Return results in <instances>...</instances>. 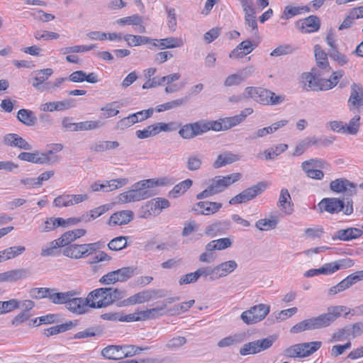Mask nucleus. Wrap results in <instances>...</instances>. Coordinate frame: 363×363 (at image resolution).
<instances>
[{"mask_svg":"<svg viewBox=\"0 0 363 363\" xmlns=\"http://www.w3.org/2000/svg\"><path fill=\"white\" fill-rule=\"evenodd\" d=\"M125 296V292L123 290L113 287H104L91 291L87 296V299L89 308H101L122 299Z\"/></svg>","mask_w":363,"mask_h":363,"instance_id":"1","label":"nucleus"},{"mask_svg":"<svg viewBox=\"0 0 363 363\" xmlns=\"http://www.w3.org/2000/svg\"><path fill=\"white\" fill-rule=\"evenodd\" d=\"M242 177L240 173H233L225 177L216 176L211 180L207 189L196 195L198 200H201L223 191L227 187L239 181Z\"/></svg>","mask_w":363,"mask_h":363,"instance_id":"2","label":"nucleus"},{"mask_svg":"<svg viewBox=\"0 0 363 363\" xmlns=\"http://www.w3.org/2000/svg\"><path fill=\"white\" fill-rule=\"evenodd\" d=\"M103 244L96 242L85 244H69L63 246L62 254L70 259H80L89 257L98 250L101 249Z\"/></svg>","mask_w":363,"mask_h":363,"instance_id":"3","label":"nucleus"},{"mask_svg":"<svg viewBox=\"0 0 363 363\" xmlns=\"http://www.w3.org/2000/svg\"><path fill=\"white\" fill-rule=\"evenodd\" d=\"M353 202L351 198L343 197L342 199L337 198H325L318 203L320 211H327L330 213H335L344 210L345 215H350L353 212Z\"/></svg>","mask_w":363,"mask_h":363,"instance_id":"4","label":"nucleus"},{"mask_svg":"<svg viewBox=\"0 0 363 363\" xmlns=\"http://www.w3.org/2000/svg\"><path fill=\"white\" fill-rule=\"evenodd\" d=\"M321 345L320 341L298 343L285 349L283 354L290 358H303L313 354L320 348Z\"/></svg>","mask_w":363,"mask_h":363,"instance_id":"5","label":"nucleus"},{"mask_svg":"<svg viewBox=\"0 0 363 363\" xmlns=\"http://www.w3.org/2000/svg\"><path fill=\"white\" fill-rule=\"evenodd\" d=\"M269 311V305L259 303L251 307L249 310L243 311L240 318L245 323L252 325L264 319Z\"/></svg>","mask_w":363,"mask_h":363,"instance_id":"6","label":"nucleus"},{"mask_svg":"<svg viewBox=\"0 0 363 363\" xmlns=\"http://www.w3.org/2000/svg\"><path fill=\"white\" fill-rule=\"evenodd\" d=\"M303 89L306 91H328L325 79L321 78L320 74L312 69L311 72H303L301 74Z\"/></svg>","mask_w":363,"mask_h":363,"instance_id":"7","label":"nucleus"},{"mask_svg":"<svg viewBox=\"0 0 363 363\" xmlns=\"http://www.w3.org/2000/svg\"><path fill=\"white\" fill-rule=\"evenodd\" d=\"M274 342V339L272 337H268L252 342H249L244 344L240 348L239 353L242 356L260 353L270 348L272 346Z\"/></svg>","mask_w":363,"mask_h":363,"instance_id":"8","label":"nucleus"},{"mask_svg":"<svg viewBox=\"0 0 363 363\" xmlns=\"http://www.w3.org/2000/svg\"><path fill=\"white\" fill-rule=\"evenodd\" d=\"M267 184L264 182H258L257 184L247 188L242 191L235 196L233 197L229 203L231 205L245 203L248 201L252 200L257 196L260 195L266 189Z\"/></svg>","mask_w":363,"mask_h":363,"instance_id":"9","label":"nucleus"},{"mask_svg":"<svg viewBox=\"0 0 363 363\" xmlns=\"http://www.w3.org/2000/svg\"><path fill=\"white\" fill-rule=\"evenodd\" d=\"M330 189L337 194L344 193L345 197L350 198L357 193V184L345 178H339L330 183Z\"/></svg>","mask_w":363,"mask_h":363,"instance_id":"10","label":"nucleus"},{"mask_svg":"<svg viewBox=\"0 0 363 363\" xmlns=\"http://www.w3.org/2000/svg\"><path fill=\"white\" fill-rule=\"evenodd\" d=\"M170 206L169 201L164 198H157L146 203L143 206V214L141 216L143 218H147L152 214H159L162 209L167 208Z\"/></svg>","mask_w":363,"mask_h":363,"instance_id":"11","label":"nucleus"},{"mask_svg":"<svg viewBox=\"0 0 363 363\" xmlns=\"http://www.w3.org/2000/svg\"><path fill=\"white\" fill-rule=\"evenodd\" d=\"M348 106L350 110L353 108H357L359 111L363 110V88L361 84L353 83L351 85Z\"/></svg>","mask_w":363,"mask_h":363,"instance_id":"12","label":"nucleus"},{"mask_svg":"<svg viewBox=\"0 0 363 363\" xmlns=\"http://www.w3.org/2000/svg\"><path fill=\"white\" fill-rule=\"evenodd\" d=\"M157 292L155 290H145L138 292L133 296L121 301L119 306H127L130 305H135L137 303H143L147 302L154 298L157 295Z\"/></svg>","mask_w":363,"mask_h":363,"instance_id":"13","label":"nucleus"},{"mask_svg":"<svg viewBox=\"0 0 363 363\" xmlns=\"http://www.w3.org/2000/svg\"><path fill=\"white\" fill-rule=\"evenodd\" d=\"M345 307L342 306H332L328 308V312L319 315L318 317L322 328L330 325L341 313L345 310Z\"/></svg>","mask_w":363,"mask_h":363,"instance_id":"14","label":"nucleus"},{"mask_svg":"<svg viewBox=\"0 0 363 363\" xmlns=\"http://www.w3.org/2000/svg\"><path fill=\"white\" fill-rule=\"evenodd\" d=\"M53 71L50 68L43 69L35 72L36 76L33 79L32 85L36 89L40 91L50 90L51 82L44 83L49 77L52 75Z\"/></svg>","mask_w":363,"mask_h":363,"instance_id":"15","label":"nucleus"},{"mask_svg":"<svg viewBox=\"0 0 363 363\" xmlns=\"http://www.w3.org/2000/svg\"><path fill=\"white\" fill-rule=\"evenodd\" d=\"M245 91L247 98H251L260 104L268 105V98L269 96L272 94V91L261 87L253 86H248Z\"/></svg>","mask_w":363,"mask_h":363,"instance_id":"16","label":"nucleus"},{"mask_svg":"<svg viewBox=\"0 0 363 363\" xmlns=\"http://www.w3.org/2000/svg\"><path fill=\"white\" fill-rule=\"evenodd\" d=\"M65 307L66 308L76 314H83L88 311V308H89V303L87 299L83 298H78L76 296H70V298H68Z\"/></svg>","mask_w":363,"mask_h":363,"instance_id":"17","label":"nucleus"},{"mask_svg":"<svg viewBox=\"0 0 363 363\" xmlns=\"http://www.w3.org/2000/svg\"><path fill=\"white\" fill-rule=\"evenodd\" d=\"M3 142L6 146L18 147L24 150L33 149V146L30 143L16 133L6 134L3 138Z\"/></svg>","mask_w":363,"mask_h":363,"instance_id":"18","label":"nucleus"},{"mask_svg":"<svg viewBox=\"0 0 363 363\" xmlns=\"http://www.w3.org/2000/svg\"><path fill=\"white\" fill-rule=\"evenodd\" d=\"M322 327L318 320V317H313L311 318L305 319L296 325L291 329L290 333L293 334L299 333L306 330H319Z\"/></svg>","mask_w":363,"mask_h":363,"instance_id":"19","label":"nucleus"},{"mask_svg":"<svg viewBox=\"0 0 363 363\" xmlns=\"http://www.w3.org/2000/svg\"><path fill=\"white\" fill-rule=\"evenodd\" d=\"M362 235V230L357 228H347L337 230L333 235V241H350L359 238Z\"/></svg>","mask_w":363,"mask_h":363,"instance_id":"20","label":"nucleus"},{"mask_svg":"<svg viewBox=\"0 0 363 363\" xmlns=\"http://www.w3.org/2000/svg\"><path fill=\"white\" fill-rule=\"evenodd\" d=\"M223 206L221 203L211 201H199L192 210L196 212V214L212 215L218 212Z\"/></svg>","mask_w":363,"mask_h":363,"instance_id":"21","label":"nucleus"},{"mask_svg":"<svg viewBox=\"0 0 363 363\" xmlns=\"http://www.w3.org/2000/svg\"><path fill=\"white\" fill-rule=\"evenodd\" d=\"M134 218V213L130 210L117 211L109 218L110 225H122L129 223Z\"/></svg>","mask_w":363,"mask_h":363,"instance_id":"22","label":"nucleus"},{"mask_svg":"<svg viewBox=\"0 0 363 363\" xmlns=\"http://www.w3.org/2000/svg\"><path fill=\"white\" fill-rule=\"evenodd\" d=\"M241 156L238 154L233 153L230 151H225L219 154L213 163L214 169H218L227 164H233L240 160Z\"/></svg>","mask_w":363,"mask_h":363,"instance_id":"23","label":"nucleus"},{"mask_svg":"<svg viewBox=\"0 0 363 363\" xmlns=\"http://www.w3.org/2000/svg\"><path fill=\"white\" fill-rule=\"evenodd\" d=\"M74 106L73 99H65L61 101L47 102L40 105V109L43 112L64 111Z\"/></svg>","mask_w":363,"mask_h":363,"instance_id":"24","label":"nucleus"},{"mask_svg":"<svg viewBox=\"0 0 363 363\" xmlns=\"http://www.w3.org/2000/svg\"><path fill=\"white\" fill-rule=\"evenodd\" d=\"M30 274V271L27 269L10 270L0 273V281L14 282L18 280L26 278Z\"/></svg>","mask_w":363,"mask_h":363,"instance_id":"25","label":"nucleus"},{"mask_svg":"<svg viewBox=\"0 0 363 363\" xmlns=\"http://www.w3.org/2000/svg\"><path fill=\"white\" fill-rule=\"evenodd\" d=\"M357 281H359L356 273H352L347 276L345 279L339 282L337 285L330 287L329 294L335 295L350 288Z\"/></svg>","mask_w":363,"mask_h":363,"instance_id":"26","label":"nucleus"},{"mask_svg":"<svg viewBox=\"0 0 363 363\" xmlns=\"http://www.w3.org/2000/svg\"><path fill=\"white\" fill-rule=\"evenodd\" d=\"M78 294L79 293L74 290L66 292H57L55 288H52L49 301L56 305H66L70 296H77Z\"/></svg>","mask_w":363,"mask_h":363,"instance_id":"27","label":"nucleus"},{"mask_svg":"<svg viewBox=\"0 0 363 363\" xmlns=\"http://www.w3.org/2000/svg\"><path fill=\"white\" fill-rule=\"evenodd\" d=\"M86 233V230L85 229L77 228L65 232L59 238L63 246H67L73 244V242L84 236Z\"/></svg>","mask_w":363,"mask_h":363,"instance_id":"28","label":"nucleus"},{"mask_svg":"<svg viewBox=\"0 0 363 363\" xmlns=\"http://www.w3.org/2000/svg\"><path fill=\"white\" fill-rule=\"evenodd\" d=\"M320 26V19L318 16L311 15L302 21L300 27L303 33H313L319 30Z\"/></svg>","mask_w":363,"mask_h":363,"instance_id":"29","label":"nucleus"},{"mask_svg":"<svg viewBox=\"0 0 363 363\" xmlns=\"http://www.w3.org/2000/svg\"><path fill=\"white\" fill-rule=\"evenodd\" d=\"M16 118L19 122L28 127L34 126L38 121L33 111L26 108L20 109L17 112Z\"/></svg>","mask_w":363,"mask_h":363,"instance_id":"30","label":"nucleus"},{"mask_svg":"<svg viewBox=\"0 0 363 363\" xmlns=\"http://www.w3.org/2000/svg\"><path fill=\"white\" fill-rule=\"evenodd\" d=\"M237 267L238 264L235 260L223 262L215 266L217 279L228 276Z\"/></svg>","mask_w":363,"mask_h":363,"instance_id":"31","label":"nucleus"},{"mask_svg":"<svg viewBox=\"0 0 363 363\" xmlns=\"http://www.w3.org/2000/svg\"><path fill=\"white\" fill-rule=\"evenodd\" d=\"M18 158L22 161H26L38 164H45L49 160L40 152L35 151L34 152H23L18 155Z\"/></svg>","mask_w":363,"mask_h":363,"instance_id":"32","label":"nucleus"},{"mask_svg":"<svg viewBox=\"0 0 363 363\" xmlns=\"http://www.w3.org/2000/svg\"><path fill=\"white\" fill-rule=\"evenodd\" d=\"M245 335L244 333H237L225 337L217 343V346L220 348L230 347L236 346L244 342Z\"/></svg>","mask_w":363,"mask_h":363,"instance_id":"33","label":"nucleus"},{"mask_svg":"<svg viewBox=\"0 0 363 363\" xmlns=\"http://www.w3.org/2000/svg\"><path fill=\"white\" fill-rule=\"evenodd\" d=\"M157 43H153V45L159 47L161 50L179 48L183 45V40L181 38L169 37L160 40H154Z\"/></svg>","mask_w":363,"mask_h":363,"instance_id":"34","label":"nucleus"},{"mask_svg":"<svg viewBox=\"0 0 363 363\" xmlns=\"http://www.w3.org/2000/svg\"><path fill=\"white\" fill-rule=\"evenodd\" d=\"M315 57L319 68L329 71L330 67L328 60V55L319 45L314 46Z\"/></svg>","mask_w":363,"mask_h":363,"instance_id":"35","label":"nucleus"},{"mask_svg":"<svg viewBox=\"0 0 363 363\" xmlns=\"http://www.w3.org/2000/svg\"><path fill=\"white\" fill-rule=\"evenodd\" d=\"M189 101V96H185L182 98H179L171 101L166 102L164 104L158 105L155 110L157 112H162L173 108H176L178 107L184 106H185Z\"/></svg>","mask_w":363,"mask_h":363,"instance_id":"36","label":"nucleus"},{"mask_svg":"<svg viewBox=\"0 0 363 363\" xmlns=\"http://www.w3.org/2000/svg\"><path fill=\"white\" fill-rule=\"evenodd\" d=\"M123 40L127 43V45L129 47H135L141 45H145L153 41V39L147 36L136 35L131 34L124 35Z\"/></svg>","mask_w":363,"mask_h":363,"instance_id":"37","label":"nucleus"},{"mask_svg":"<svg viewBox=\"0 0 363 363\" xmlns=\"http://www.w3.org/2000/svg\"><path fill=\"white\" fill-rule=\"evenodd\" d=\"M63 247L60 238L54 240L42 247L40 255L42 257H50L57 255V249Z\"/></svg>","mask_w":363,"mask_h":363,"instance_id":"38","label":"nucleus"},{"mask_svg":"<svg viewBox=\"0 0 363 363\" xmlns=\"http://www.w3.org/2000/svg\"><path fill=\"white\" fill-rule=\"evenodd\" d=\"M232 245V241L228 238H220L208 242L206 245V251L222 250Z\"/></svg>","mask_w":363,"mask_h":363,"instance_id":"39","label":"nucleus"},{"mask_svg":"<svg viewBox=\"0 0 363 363\" xmlns=\"http://www.w3.org/2000/svg\"><path fill=\"white\" fill-rule=\"evenodd\" d=\"M166 307L167 304H163L161 306H157L153 308L138 312L140 321L154 319L160 315H162L163 314L162 311H163Z\"/></svg>","mask_w":363,"mask_h":363,"instance_id":"40","label":"nucleus"},{"mask_svg":"<svg viewBox=\"0 0 363 363\" xmlns=\"http://www.w3.org/2000/svg\"><path fill=\"white\" fill-rule=\"evenodd\" d=\"M193 182L190 179L179 182L169 192V196L174 199L179 197L184 194L191 186Z\"/></svg>","mask_w":363,"mask_h":363,"instance_id":"41","label":"nucleus"},{"mask_svg":"<svg viewBox=\"0 0 363 363\" xmlns=\"http://www.w3.org/2000/svg\"><path fill=\"white\" fill-rule=\"evenodd\" d=\"M145 182L146 179L142 180L133 185V187L135 188L140 201L148 199L154 195L150 189V186H147Z\"/></svg>","mask_w":363,"mask_h":363,"instance_id":"42","label":"nucleus"},{"mask_svg":"<svg viewBox=\"0 0 363 363\" xmlns=\"http://www.w3.org/2000/svg\"><path fill=\"white\" fill-rule=\"evenodd\" d=\"M245 13V23L247 29L250 30L252 36L257 38L259 35L257 23L256 20V11L252 13Z\"/></svg>","mask_w":363,"mask_h":363,"instance_id":"43","label":"nucleus"},{"mask_svg":"<svg viewBox=\"0 0 363 363\" xmlns=\"http://www.w3.org/2000/svg\"><path fill=\"white\" fill-rule=\"evenodd\" d=\"M101 355L108 359H122L120 345H108L101 350Z\"/></svg>","mask_w":363,"mask_h":363,"instance_id":"44","label":"nucleus"},{"mask_svg":"<svg viewBox=\"0 0 363 363\" xmlns=\"http://www.w3.org/2000/svg\"><path fill=\"white\" fill-rule=\"evenodd\" d=\"M72 326L73 323L72 321H69L64 324L57 325L45 329L43 334L47 337H50L69 330L72 328Z\"/></svg>","mask_w":363,"mask_h":363,"instance_id":"45","label":"nucleus"},{"mask_svg":"<svg viewBox=\"0 0 363 363\" xmlns=\"http://www.w3.org/2000/svg\"><path fill=\"white\" fill-rule=\"evenodd\" d=\"M147 349V347L143 348L133 345H120V350L121 352V359L133 357L138 354L140 351L145 350Z\"/></svg>","mask_w":363,"mask_h":363,"instance_id":"46","label":"nucleus"},{"mask_svg":"<svg viewBox=\"0 0 363 363\" xmlns=\"http://www.w3.org/2000/svg\"><path fill=\"white\" fill-rule=\"evenodd\" d=\"M203 163L202 156L199 154L190 155L186 162V168L189 171H196L201 167Z\"/></svg>","mask_w":363,"mask_h":363,"instance_id":"47","label":"nucleus"},{"mask_svg":"<svg viewBox=\"0 0 363 363\" xmlns=\"http://www.w3.org/2000/svg\"><path fill=\"white\" fill-rule=\"evenodd\" d=\"M286 204H288L289 206H291V196L287 189H282L280 192L278 206L281 207L282 210L284 211L285 213L291 214L292 208L287 209Z\"/></svg>","mask_w":363,"mask_h":363,"instance_id":"48","label":"nucleus"},{"mask_svg":"<svg viewBox=\"0 0 363 363\" xmlns=\"http://www.w3.org/2000/svg\"><path fill=\"white\" fill-rule=\"evenodd\" d=\"M147 185L150 186L151 188L155 186H171L174 184L175 181L173 178L164 177L158 179H146Z\"/></svg>","mask_w":363,"mask_h":363,"instance_id":"49","label":"nucleus"},{"mask_svg":"<svg viewBox=\"0 0 363 363\" xmlns=\"http://www.w3.org/2000/svg\"><path fill=\"white\" fill-rule=\"evenodd\" d=\"M288 148L286 144H279L277 146L272 147L264 151L266 160H272L281 153L286 151Z\"/></svg>","mask_w":363,"mask_h":363,"instance_id":"50","label":"nucleus"},{"mask_svg":"<svg viewBox=\"0 0 363 363\" xmlns=\"http://www.w3.org/2000/svg\"><path fill=\"white\" fill-rule=\"evenodd\" d=\"M127 239L126 236L116 237L108 243V247L113 251H119L127 246Z\"/></svg>","mask_w":363,"mask_h":363,"instance_id":"51","label":"nucleus"},{"mask_svg":"<svg viewBox=\"0 0 363 363\" xmlns=\"http://www.w3.org/2000/svg\"><path fill=\"white\" fill-rule=\"evenodd\" d=\"M96 47L95 45H74L70 47L62 48L60 49V52L63 55H67L69 53H77L87 52L93 50Z\"/></svg>","mask_w":363,"mask_h":363,"instance_id":"52","label":"nucleus"},{"mask_svg":"<svg viewBox=\"0 0 363 363\" xmlns=\"http://www.w3.org/2000/svg\"><path fill=\"white\" fill-rule=\"evenodd\" d=\"M136 268L133 267H126L116 270V277H118V281L123 282L131 278L135 271Z\"/></svg>","mask_w":363,"mask_h":363,"instance_id":"53","label":"nucleus"},{"mask_svg":"<svg viewBox=\"0 0 363 363\" xmlns=\"http://www.w3.org/2000/svg\"><path fill=\"white\" fill-rule=\"evenodd\" d=\"M311 145H315L318 147H327L332 145L335 140L333 136H323L318 138L315 137H308Z\"/></svg>","mask_w":363,"mask_h":363,"instance_id":"54","label":"nucleus"},{"mask_svg":"<svg viewBox=\"0 0 363 363\" xmlns=\"http://www.w3.org/2000/svg\"><path fill=\"white\" fill-rule=\"evenodd\" d=\"M301 10H305L308 12L310 11V9L307 6H302V7H293L291 6H286L284 8V13L282 16H281V18H286L289 19L291 17H294L301 13Z\"/></svg>","mask_w":363,"mask_h":363,"instance_id":"55","label":"nucleus"},{"mask_svg":"<svg viewBox=\"0 0 363 363\" xmlns=\"http://www.w3.org/2000/svg\"><path fill=\"white\" fill-rule=\"evenodd\" d=\"M116 23L120 26L132 25L136 26L143 23V17L138 14H134L130 16L119 18L116 21Z\"/></svg>","mask_w":363,"mask_h":363,"instance_id":"56","label":"nucleus"},{"mask_svg":"<svg viewBox=\"0 0 363 363\" xmlns=\"http://www.w3.org/2000/svg\"><path fill=\"white\" fill-rule=\"evenodd\" d=\"M329 57L336 62L340 66H343L348 62V58L344 54H342L337 50V48L335 49H330L328 50Z\"/></svg>","mask_w":363,"mask_h":363,"instance_id":"57","label":"nucleus"},{"mask_svg":"<svg viewBox=\"0 0 363 363\" xmlns=\"http://www.w3.org/2000/svg\"><path fill=\"white\" fill-rule=\"evenodd\" d=\"M277 220L275 219H260L255 223V227L259 230H269L276 228Z\"/></svg>","mask_w":363,"mask_h":363,"instance_id":"58","label":"nucleus"},{"mask_svg":"<svg viewBox=\"0 0 363 363\" xmlns=\"http://www.w3.org/2000/svg\"><path fill=\"white\" fill-rule=\"evenodd\" d=\"M101 333V330L98 328H89L83 331L78 332L74 335V339H83L94 337Z\"/></svg>","mask_w":363,"mask_h":363,"instance_id":"59","label":"nucleus"},{"mask_svg":"<svg viewBox=\"0 0 363 363\" xmlns=\"http://www.w3.org/2000/svg\"><path fill=\"white\" fill-rule=\"evenodd\" d=\"M1 315L11 312L20 306L19 301L17 299H10L6 301H1Z\"/></svg>","mask_w":363,"mask_h":363,"instance_id":"60","label":"nucleus"},{"mask_svg":"<svg viewBox=\"0 0 363 363\" xmlns=\"http://www.w3.org/2000/svg\"><path fill=\"white\" fill-rule=\"evenodd\" d=\"M52 288H34L30 290L31 297L40 299V298H50Z\"/></svg>","mask_w":363,"mask_h":363,"instance_id":"61","label":"nucleus"},{"mask_svg":"<svg viewBox=\"0 0 363 363\" xmlns=\"http://www.w3.org/2000/svg\"><path fill=\"white\" fill-rule=\"evenodd\" d=\"M344 74V71L341 69L333 72L330 77L329 79H325V83H326L328 90H330L335 87L339 82L340 79L342 77Z\"/></svg>","mask_w":363,"mask_h":363,"instance_id":"62","label":"nucleus"},{"mask_svg":"<svg viewBox=\"0 0 363 363\" xmlns=\"http://www.w3.org/2000/svg\"><path fill=\"white\" fill-rule=\"evenodd\" d=\"M196 271L199 274V278H200L201 277H203L205 278L209 277L210 281L217 280L215 267H201L198 269Z\"/></svg>","mask_w":363,"mask_h":363,"instance_id":"63","label":"nucleus"},{"mask_svg":"<svg viewBox=\"0 0 363 363\" xmlns=\"http://www.w3.org/2000/svg\"><path fill=\"white\" fill-rule=\"evenodd\" d=\"M186 342V339L185 337L177 336L170 339L165 345V347L169 350H173L182 347Z\"/></svg>","mask_w":363,"mask_h":363,"instance_id":"64","label":"nucleus"}]
</instances>
